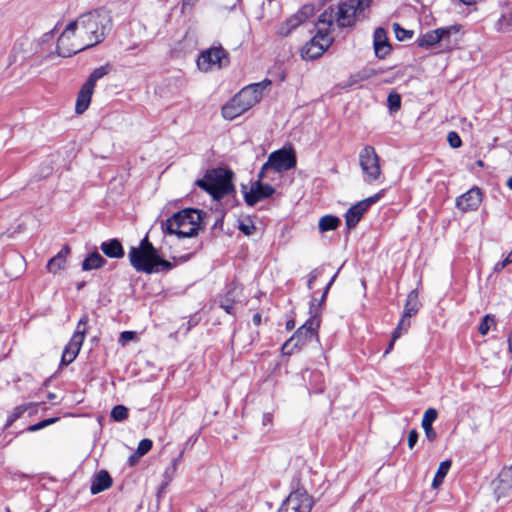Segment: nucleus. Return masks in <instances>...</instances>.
<instances>
[{"label": "nucleus", "instance_id": "obj_40", "mask_svg": "<svg viewBox=\"0 0 512 512\" xmlns=\"http://www.w3.org/2000/svg\"><path fill=\"white\" fill-rule=\"evenodd\" d=\"M393 29H394L395 36L399 41H404L406 39H410L413 36L412 30L404 29L398 23L393 24Z\"/></svg>", "mask_w": 512, "mask_h": 512}, {"label": "nucleus", "instance_id": "obj_51", "mask_svg": "<svg viewBox=\"0 0 512 512\" xmlns=\"http://www.w3.org/2000/svg\"><path fill=\"white\" fill-rule=\"evenodd\" d=\"M182 455H183V452H181L179 454L178 457L174 458L172 461H171V475L169 476V480H172L176 470H177V467L178 465L180 464L181 460H182Z\"/></svg>", "mask_w": 512, "mask_h": 512}, {"label": "nucleus", "instance_id": "obj_30", "mask_svg": "<svg viewBox=\"0 0 512 512\" xmlns=\"http://www.w3.org/2000/svg\"><path fill=\"white\" fill-rule=\"evenodd\" d=\"M495 29L500 33L512 31V11L502 14L495 23Z\"/></svg>", "mask_w": 512, "mask_h": 512}, {"label": "nucleus", "instance_id": "obj_19", "mask_svg": "<svg viewBox=\"0 0 512 512\" xmlns=\"http://www.w3.org/2000/svg\"><path fill=\"white\" fill-rule=\"evenodd\" d=\"M113 484L110 474L106 470H100L92 479L90 492L96 495L102 491L109 489Z\"/></svg>", "mask_w": 512, "mask_h": 512}, {"label": "nucleus", "instance_id": "obj_29", "mask_svg": "<svg viewBox=\"0 0 512 512\" xmlns=\"http://www.w3.org/2000/svg\"><path fill=\"white\" fill-rule=\"evenodd\" d=\"M340 225V219L334 215H325L320 218L318 227L321 232H327L337 229Z\"/></svg>", "mask_w": 512, "mask_h": 512}, {"label": "nucleus", "instance_id": "obj_26", "mask_svg": "<svg viewBox=\"0 0 512 512\" xmlns=\"http://www.w3.org/2000/svg\"><path fill=\"white\" fill-rule=\"evenodd\" d=\"M420 306L421 304L418 300V293L415 290L410 291L404 305L403 315L411 318L418 313Z\"/></svg>", "mask_w": 512, "mask_h": 512}, {"label": "nucleus", "instance_id": "obj_50", "mask_svg": "<svg viewBox=\"0 0 512 512\" xmlns=\"http://www.w3.org/2000/svg\"><path fill=\"white\" fill-rule=\"evenodd\" d=\"M422 428L424 429L427 440L430 442H434L437 438V433L434 430L433 426H426Z\"/></svg>", "mask_w": 512, "mask_h": 512}, {"label": "nucleus", "instance_id": "obj_17", "mask_svg": "<svg viewBox=\"0 0 512 512\" xmlns=\"http://www.w3.org/2000/svg\"><path fill=\"white\" fill-rule=\"evenodd\" d=\"M373 45L376 57L384 59L391 51V46L388 42L387 32L384 28L378 27L374 31Z\"/></svg>", "mask_w": 512, "mask_h": 512}, {"label": "nucleus", "instance_id": "obj_52", "mask_svg": "<svg viewBox=\"0 0 512 512\" xmlns=\"http://www.w3.org/2000/svg\"><path fill=\"white\" fill-rule=\"evenodd\" d=\"M418 441V432L412 429L408 434V447L412 449Z\"/></svg>", "mask_w": 512, "mask_h": 512}, {"label": "nucleus", "instance_id": "obj_23", "mask_svg": "<svg viewBox=\"0 0 512 512\" xmlns=\"http://www.w3.org/2000/svg\"><path fill=\"white\" fill-rule=\"evenodd\" d=\"M70 253L69 246L65 245L54 257L47 263V269L51 273H57L65 267L66 257Z\"/></svg>", "mask_w": 512, "mask_h": 512}, {"label": "nucleus", "instance_id": "obj_3", "mask_svg": "<svg viewBox=\"0 0 512 512\" xmlns=\"http://www.w3.org/2000/svg\"><path fill=\"white\" fill-rule=\"evenodd\" d=\"M234 173L225 168L208 169L202 179H197L195 185L207 192L214 200H221L226 195L235 193L232 183Z\"/></svg>", "mask_w": 512, "mask_h": 512}, {"label": "nucleus", "instance_id": "obj_15", "mask_svg": "<svg viewBox=\"0 0 512 512\" xmlns=\"http://www.w3.org/2000/svg\"><path fill=\"white\" fill-rule=\"evenodd\" d=\"M482 191L474 186L467 192L456 198V207L463 212L475 211L482 202Z\"/></svg>", "mask_w": 512, "mask_h": 512}, {"label": "nucleus", "instance_id": "obj_4", "mask_svg": "<svg viewBox=\"0 0 512 512\" xmlns=\"http://www.w3.org/2000/svg\"><path fill=\"white\" fill-rule=\"evenodd\" d=\"M315 301V299H312L310 302L309 318L282 345L281 351L284 355H291L295 349H300L307 342L317 337L320 326V309L315 307Z\"/></svg>", "mask_w": 512, "mask_h": 512}, {"label": "nucleus", "instance_id": "obj_58", "mask_svg": "<svg viewBox=\"0 0 512 512\" xmlns=\"http://www.w3.org/2000/svg\"><path fill=\"white\" fill-rule=\"evenodd\" d=\"M261 321H262L261 314L255 313L252 318V322L254 323V325L259 326L261 324Z\"/></svg>", "mask_w": 512, "mask_h": 512}, {"label": "nucleus", "instance_id": "obj_37", "mask_svg": "<svg viewBox=\"0 0 512 512\" xmlns=\"http://www.w3.org/2000/svg\"><path fill=\"white\" fill-rule=\"evenodd\" d=\"M494 324H495L494 316H491L489 314L485 315L479 324V327H478L479 333L483 336L486 335L489 332L491 326Z\"/></svg>", "mask_w": 512, "mask_h": 512}, {"label": "nucleus", "instance_id": "obj_53", "mask_svg": "<svg viewBox=\"0 0 512 512\" xmlns=\"http://www.w3.org/2000/svg\"><path fill=\"white\" fill-rule=\"evenodd\" d=\"M411 325V321H410V318L409 317H405L404 315H402L399 323H398V330H403L404 332H407V330L409 329Z\"/></svg>", "mask_w": 512, "mask_h": 512}, {"label": "nucleus", "instance_id": "obj_41", "mask_svg": "<svg viewBox=\"0 0 512 512\" xmlns=\"http://www.w3.org/2000/svg\"><path fill=\"white\" fill-rule=\"evenodd\" d=\"M152 446V440L148 438L142 439L138 444L136 454H138V457H142L152 449Z\"/></svg>", "mask_w": 512, "mask_h": 512}, {"label": "nucleus", "instance_id": "obj_38", "mask_svg": "<svg viewBox=\"0 0 512 512\" xmlns=\"http://www.w3.org/2000/svg\"><path fill=\"white\" fill-rule=\"evenodd\" d=\"M128 417V409L123 405H116L111 411V418L115 421L121 422Z\"/></svg>", "mask_w": 512, "mask_h": 512}, {"label": "nucleus", "instance_id": "obj_20", "mask_svg": "<svg viewBox=\"0 0 512 512\" xmlns=\"http://www.w3.org/2000/svg\"><path fill=\"white\" fill-rule=\"evenodd\" d=\"M94 88L90 84L84 83L78 93L75 112L77 114H83L89 107L91 98L93 95Z\"/></svg>", "mask_w": 512, "mask_h": 512}, {"label": "nucleus", "instance_id": "obj_39", "mask_svg": "<svg viewBox=\"0 0 512 512\" xmlns=\"http://www.w3.org/2000/svg\"><path fill=\"white\" fill-rule=\"evenodd\" d=\"M438 412L435 408H428L423 415L421 425L422 427L432 426L433 422L437 419Z\"/></svg>", "mask_w": 512, "mask_h": 512}, {"label": "nucleus", "instance_id": "obj_24", "mask_svg": "<svg viewBox=\"0 0 512 512\" xmlns=\"http://www.w3.org/2000/svg\"><path fill=\"white\" fill-rule=\"evenodd\" d=\"M244 112L246 111L243 107H241L239 102L234 97L230 99L221 109V114L226 120H233L236 117L242 115Z\"/></svg>", "mask_w": 512, "mask_h": 512}, {"label": "nucleus", "instance_id": "obj_28", "mask_svg": "<svg viewBox=\"0 0 512 512\" xmlns=\"http://www.w3.org/2000/svg\"><path fill=\"white\" fill-rule=\"evenodd\" d=\"M37 404L35 403H24V404H21L19 406H16L11 415L8 417L7 419V422H6V426L9 427L11 426L17 419H19L25 412L31 410L30 413L34 412L35 411V408H36Z\"/></svg>", "mask_w": 512, "mask_h": 512}, {"label": "nucleus", "instance_id": "obj_25", "mask_svg": "<svg viewBox=\"0 0 512 512\" xmlns=\"http://www.w3.org/2000/svg\"><path fill=\"white\" fill-rule=\"evenodd\" d=\"M106 259L97 251L90 253L82 262V269L90 271L99 269L106 264Z\"/></svg>", "mask_w": 512, "mask_h": 512}, {"label": "nucleus", "instance_id": "obj_45", "mask_svg": "<svg viewBox=\"0 0 512 512\" xmlns=\"http://www.w3.org/2000/svg\"><path fill=\"white\" fill-rule=\"evenodd\" d=\"M135 250H146V251H151L152 253L158 252V250L149 241L147 235L140 241L139 246L135 247Z\"/></svg>", "mask_w": 512, "mask_h": 512}, {"label": "nucleus", "instance_id": "obj_10", "mask_svg": "<svg viewBox=\"0 0 512 512\" xmlns=\"http://www.w3.org/2000/svg\"><path fill=\"white\" fill-rule=\"evenodd\" d=\"M271 84V81L265 79L258 83H252L242 88L233 97L239 102L245 111H248L256 105L263 97V91Z\"/></svg>", "mask_w": 512, "mask_h": 512}, {"label": "nucleus", "instance_id": "obj_18", "mask_svg": "<svg viewBox=\"0 0 512 512\" xmlns=\"http://www.w3.org/2000/svg\"><path fill=\"white\" fill-rule=\"evenodd\" d=\"M336 12L332 7L324 10L318 17V21L316 24L318 37H322L325 40V37L328 36L330 28L335 22Z\"/></svg>", "mask_w": 512, "mask_h": 512}, {"label": "nucleus", "instance_id": "obj_12", "mask_svg": "<svg viewBox=\"0 0 512 512\" xmlns=\"http://www.w3.org/2000/svg\"><path fill=\"white\" fill-rule=\"evenodd\" d=\"M157 254L158 252L152 253L146 250H135V247H131L128 257L130 264L136 271L151 274L155 272V259Z\"/></svg>", "mask_w": 512, "mask_h": 512}, {"label": "nucleus", "instance_id": "obj_46", "mask_svg": "<svg viewBox=\"0 0 512 512\" xmlns=\"http://www.w3.org/2000/svg\"><path fill=\"white\" fill-rule=\"evenodd\" d=\"M323 273V268L318 267L313 269L308 275L307 287L308 289L313 288L315 280Z\"/></svg>", "mask_w": 512, "mask_h": 512}, {"label": "nucleus", "instance_id": "obj_33", "mask_svg": "<svg viewBox=\"0 0 512 512\" xmlns=\"http://www.w3.org/2000/svg\"><path fill=\"white\" fill-rule=\"evenodd\" d=\"M110 71L109 65L100 66L93 70V72L89 75L88 79L86 80V84H90L91 87H95L96 82L107 75Z\"/></svg>", "mask_w": 512, "mask_h": 512}, {"label": "nucleus", "instance_id": "obj_42", "mask_svg": "<svg viewBox=\"0 0 512 512\" xmlns=\"http://www.w3.org/2000/svg\"><path fill=\"white\" fill-rule=\"evenodd\" d=\"M447 141L452 148H459L462 145V140L459 134L455 131H450L448 133Z\"/></svg>", "mask_w": 512, "mask_h": 512}, {"label": "nucleus", "instance_id": "obj_47", "mask_svg": "<svg viewBox=\"0 0 512 512\" xmlns=\"http://www.w3.org/2000/svg\"><path fill=\"white\" fill-rule=\"evenodd\" d=\"M303 14H295L293 16H291L289 19L286 20V24L292 28V30H294L295 28H297L303 21Z\"/></svg>", "mask_w": 512, "mask_h": 512}, {"label": "nucleus", "instance_id": "obj_34", "mask_svg": "<svg viewBox=\"0 0 512 512\" xmlns=\"http://www.w3.org/2000/svg\"><path fill=\"white\" fill-rule=\"evenodd\" d=\"M460 28H461L460 25H450V26L437 28L440 42L450 43L451 35L457 34L460 31Z\"/></svg>", "mask_w": 512, "mask_h": 512}, {"label": "nucleus", "instance_id": "obj_49", "mask_svg": "<svg viewBox=\"0 0 512 512\" xmlns=\"http://www.w3.org/2000/svg\"><path fill=\"white\" fill-rule=\"evenodd\" d=\"M220 307L228 314H234V301L225 298L220 301Z\"/></svg>", "mask_w": 512, "mask_h": 512}, {"label": "nucleus", "instance_id": "obj_64", "mask_svg": "<svg viewBox=\"0 0 512 512\" xmlns=\"http://www.w3.org/2000/svg\"><path fill=\"white\" fill-rule=\"evenodd\" d=\"M58 420V418H48V419H44L43 422H44V426L47 427L53 423H55L56 421Z\"/></svg>", "mask_w": 512, "mask_h": 512}, {"label": "nucleus", "instance_id": "obj_16", "mask_svg": "<svg viewBox=\"0 0 512 512\" xmlns=\"http://www.w3.org/2000/svg\"><path fill=\"white\" fill-rule=\"evenodd\" d=\"M492 485L498 501L509 497L512 493V466L504 468Z\"/></svg>", "mask_w": 512, "mask_h": 512}, {"label": "nucleus", "instance_id": "obj_27", "mask_svg": "<svg viewBox=\"0 0 512 512\" xmlns=\"http://www.w3.org/2000/svg\"><path fill=\"white\" fill-rule=\"evenodd\" d=\"M440 43V38L437 32V29L430 30L422 35H420L417 39V45L420 48H431L436 44Z\"/></svg>", "mask_w": 512, "mask_h": 512}, {"label": "nucleus", "instance_id": "obj_48", "mask_svg": "<svg viewBox=\"0 0 512 512\" xmlns=\"http://www.w3.org/2000/svg\"><path fill=\"white\" fill-rule=\"evenodd\" d=\"M382 195H383V192L376 193L373 196H370L364 200H361L360 203L364 204L363 206L368 211V209L370 208L371 205L375 204L376 202H378L381 199Z\"/></svg>", "mask_w": 512, "mask_h": 512}, {"label": "nucleus", "instance_id": "obj_56", "mask_svg": "<svg viewBox=\"0 0 512 512\" xmlns=\"http://www.w3.org/2000/svg\"><path fill=\"white\" fill-rule=\"evenodd\" d=\"M54 37V30L44 33L40 38L41 43L49 42Z\"/></svg>", "mask_w": 512, "mask_h": 512}, {"label": "nucleus", "instance_id": "obj_31", "mask_svg": "<svg viewBox=\"0 0 512 512\" xmlns=\"http://www.w3.org/2000/svg\"><path fill=\"white\" fill-rule=\"evenodd\" d=\"M451 464H452V462L450 460H445L440 463L438 470L434 476L433 482H432V486L434 488L438 487L439 485H441L443 483L444 478L446 477V475L451 467Z\"/></svg>", "mask_w": 512, "mask_h": 512}, {"label": "nucleus", "instance_id": "obj_60", "mask_svg": "<svg viewBox=\"0 0 512 512\" xmlns=\"http://www.w3.org/2000/svg\"><path fill=\"white\" fill-rule=\"evenodd\" d=\"M171 475V466H168L164 472V477L167 479V482L165 484L162 485V488H164L168 482H170L171 480H169V476Z\"/></svg>", "mask_w": 512, "mask_h": 512}, {"label": "nucleus", "instance_id": "obj_22", "mask_svg": "<svg viewBox=\"0 0 512 512\" xmlns=\"http://www.w3.org/2000/svg\"><path fill=\"white\" fill-rule=\"evenodd\" d=\"M100 249L109 258H122L124 256L123 246L116 238L102 242Z\"/></svg>", "mask_w": 512, "mask_h": 512}, {"label": "nucleus", "instance_id": "obj_36", "mask_svg": "<svg viewBox=\"0 0 512 512\" xmlns=\"http://www.w3.org/2000/svg\"><path fill=\"white\" fill-rule=\"evenodd\" d=\"M388 109L390 112H397L401 108V96L391 92L387 97Z\"/></svg>", "mask_w": 512, "mask_h": 512}, {"label": "nucleus", "instance_id": "obj_35", "mask_svg": "<svg viewBox=\"0 0 512 512\" xmlns=\"http://www.w3.org/2000/svg\"><path fill=\"white\" fill-rule=\"evenodd\" d=\"M238 229L246 236H252L256 231V226L250 217L239 220Z\"/></svg>", "mask_w": 512, "mask_h": 512}, {"label": "nucleus", "instance_id": "obj_5", "mask_svg": "<svg viewBox=\"0 0 512 512\" xmlns=\"http://www.w3.org/2000/svg\"><path fill=\"white\" fill-rule=\"evenodd\" d=\"M296 164V154L292 148L276 150L268 156L267 161L262 165L258 173V177L260 179L269 178L274 180L273 177H269L270 172L280 174L295 168Z\"/></svg>", "mask_w": 512, "mask_h": 512}, {"label": "nucleus", "instance_id": "obj_8", "mask_svg": "<svg viewBox=\"0 0 512 512\" xmlns=\"http://www.w3.org/2000/svg\"><path fill=\"white\" fill-rule=\"evenodd\" d=\"M88 316L83 315L80 320L78 321L76 330L74 331L70 341L68 344L64 347V350L62 352V357L60 361V366H67L70 363H72L76 357L78 356L82 344L85 340L86 336V324L88 323Z\"/></svg>", "mask_w": 512, "mask_h": 512}, {"label": "nucleus", "instance_id": "obj_59", "mask_svg": "<svg viewBox=\"0 0 512 512\" xmlns=\"http://www.w3.org/2000/svg\"><path fill=\"white\" fill-rule=\"evenodd\" d=\"M134 337V333L131 331H124L121 333V338L124 340H130Z\"/></svg>", "mask_w": 512, "mask_h": 512}, {"label": "nucleus", "instance_id": "obj_21", "mask_svg": "<svg viewBox=\"0 0 512 512\" xmlns=\"http://www.w3.org/2000/svg\"><path fill=\"white\" fill-rule=\"evenodd\" d=\"M361 204L360 201L350 207L345 213V222L348 229L355 228L359 223L363 215L367 212L366 208Z\"/></svg>", "mask_w": 512, "mask_h": 512}, {"label": "nucleus", "instance_id": "obj_7", "mask_svg": "<svg viewBox=\"0 0 512 512\" xmlns=\"http://www.w3.org/2000/svg\"><path fill=\"white\" fill-rule=\"evenodd\" d=\"M359 164L366 183L371 184L380 179L382 174L380 158L373 146L366 145L361 149L359 152Z\"/></svg>", "mask_w": 512, "mask_h": 512}, {"label": "nucleus", "instance_id": "obj_13", "mask_svg": "<svg viewBox=\"0 0 512 512\" xmlns=\"http://www.w3.org/2000/svg\"><path fill=\"white\" fill-rule=\"evenodd\" d=\"M258 177V180L251 185L250 191H244V200L248 206H254L259 201L269 198L275 193V189Z\"/></svg>", "mask_w": 512, "mask_h": 512}, {"label": "nucleus", "instance_id": "obj_44", "mask_svg": "<svg viewBox=\"0 0 512 512\" xmlns=\"http://www.w3.org/2000/svg\"><path fill=\"white\" fill-rule=\"evenodd\" d=\"M338 275V271L333 275V277L330 279V281L328 282V284L326 285L325 289H324V292L321 296V299L319 301L318 304H315V307L316 308H319L320 309V312L322 311V305L325 303L326 301V297H327V294H328V291L330 289V287L332 286V284L334 283L336 277Z\"/></svg>", "mask_w": 512, "mask_h": 512}, {"label": "nucleus", "instance_id": "obj_14", "mask_svg": "<svg viewBox=\"0 0 512 512\" xmlns=\"http://www.w3.org/2000/svg\"><path fill=\"white\" fill-rule=\"evenodd\" d=\"M330 43L331 39L328 38V36L323 40L322 37H318L317 32L316 35L302 47L301 57L305 60H314L325 52Z\"/></svg>", "mask_w": 512, "mask_h": 512}, {"label": "nucleus", "instance_id": "obj_55", "mask_svg": "<svg viewBox=\"0 0 512 512\" xmlns=\"http://www.w3.org/2000/svg\"><path fill=\"white\" fill-rule=\"evenodd\" d=\"M510 264V260H502V261H499L495 264L494 266V271L495 272H500L502 271L506 266H508Z\"/></svg>", "mask_w": 512, "mask_h": 512}, {"label": "nucleus", "instance_id": "obj_57", "mask_svg": "<svg viewBox=\"0 0 512 512\" xmlns=\"http://www.w3.org/2000/svg\"><path fill=\"white\" fill-rule=\"evenodd\" d=\"M43 428H45V426H44V422L42 420V421H40V422H38L36 424H33V425L29 426L28 430L32 431V432H35V431H38V430L43 429Z\"/></svg>", "mask_w": 512, "mask_h": 512}, {"label": "nucleus", "instance_id": "obj_9", "mask_svg": "<svg viewBox=\"0 0 512 512\" xmlns=\"http://www.w3.org/2000/svg\"><path fill=\"white\" fill-rule=\"evenodd\" d=\"M229 64L228 53L221 47H211L200 53L197 66L201 71L208 72L213 68L221 69Z\"/></svg>", "mask_w": 512, "mask_h": 512}, {"label": "nucleus", "instance_id": "obj_63", "mask_svg": "<svg viewBox=\"0 0 512 512\" xmlns=\"http://www.w3.org/2000/svg\"><path fill=\"white\" fill-rule=\"evenodd\" d=\"M285 326H286V329H287V330H292V329H294V327H295V321H294V319H290V320H288V321L286 322V325H285Z\"/></svg>", "mask_w": 512, "mask_h": 512}, {"label": "nucleus", "instance_id": "obj_32", "mask_svg": "<svg viewBox=\"0 0 512 512\" xmlns=\"http://www.w3.org/2000/svg\"><path fill=\"white\" fill-rule=\"evenodd\" d=\"M373 75V72L367 69H363L361 71H358L352 75H350L346 86L352 87L354 85H357L367 79H369Z\"/></svg>", "mask_w": 512, "mask_h": 512}, {"label": "nucleus", "instance_id": "obj_11", "mask_svg": "<svg viewBox=\"0 0 512 512\" xmlns=\"http://www.w3.org/2000/svg\"><path fill=\"white\" fill-rule=\"evenodd\" d=\"M312 500L306 491L297 489L282 502L277 512H310Z\"/></svg>", "mask_w": 512, "mask_h": 512}, {"label": "nucleus", "instance_id": "obj_54", "mask_svg": "<svg viewBox=\"0 0 512 512\" xmlns=\"http://www.w3.org/2000/svg\"><path fill=\"white\" fill-rule=\"evenodd\" d=\"M292 31V28H290L286 23L281 24L278 29V33L281 36H288Z\"/></svg>", "mask_w": 512, "mask_h": 512}, {"label": "nucleus", "instance_id": "obj_61", "mask_svg": "<svg viewBox=\"0 0 512 512\" xmlns=\"http://www.w3.org/2000/svg\"><path fill=\"white\" fill-rule=\"evenodd\" d=\"M404 331L403 330H398V326L394 329L393 333H392V338H393V341H395L396 339H398L402 333Z\"/></svg>", "mask_w": 512, "mask_h": 512}, {"label": "nucleus", "instance_id": "obj_43", "mask_svg": "<svg viewBox=\"0 0 512 512\" xmlns=\"http://www.w3.org/2000/svg\"><path fill=\"white\" fill-rule=\"evenodd\" d=\"M170 269H172V264L169 261L162 259L158 253L155 259V272L159 270L169 271Z\"/></svg>", "mask_w": 512, "mask_h": 512}, {"label": "nucleus", "instance_id": "obj_1", "mask_svg": "<svg viewBox=\"0 0 512 512\" xmlns=\"http://www.w3.org/2000/svg\"><path fill=\"white\" fill-rule=\"evenodd\" d=\"M112 27V18L103 8L81 14L71 21L57 40L56 53L71 57L104 41Z\"/></svg>", "mask_w": 512, "mask_h": 512}, {"label": "nucleus", "instance_id": "obj_2", "mask_svg": "<svg viewBox=\"0 0 512 512\" xmlns=\"http://www.w3.org/2000/svg\"><path fill=\"white\" fill-rule=\"evenodd\" d=\"M206 213L199 209L185 208L162 222V230L178 238L194 237L204 229L203 217Z\"/></svg>", "mask_w": 512, "mask_h": 512}, {"label": "nucleus", "instance_id": "obj_62", "mask_svg": "<svg viewBox=\"0 0 512 512\" xmlns=\"http://www.w3.org/2000/svg\"><path fill=\"white\" fill-rule=\"evenodd\" d=\"M139 458L140 457H138V454L135 453L129 457L128 462L130 465H134L138 461Z\"/></svg>", "mask_w": 512, "mask_h": 512}, {"label": "nucleus", "instance_id": "obj_6", "mask_svg": "<svg viewBox=\"0 0 512 512\" xmlns=\"http://www.w3.org/2000/svg\"><path fill=\"white\" fill-rule=\"evenodd\" d=\"M372 0H344L337 8L335 22L340 28L352 27L370 7Z\"/></svg>", "mask_w": 512, "mask_h": 512}]
</instances>
